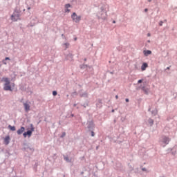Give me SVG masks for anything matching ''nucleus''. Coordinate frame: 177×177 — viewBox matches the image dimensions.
Masks as SVG:
<instances>
[{
    "mask_svg": "<svg viewBox=\"0 0 177 177\" xmlns=\"http://www.w3.org/2000/svg\"><path fill=\"white\" fill-rule=\"evenodd\" d=\"M2 81L5 82L3 89L4 91H10L12 92L13 91V88H15V84L12 83L10 84V80L8 77H3Z\"/></svg>",
    "mask_w": 177,
    "mask_h": 177,
    "instance_id": "f257e3e1",
    "label": "nucleus"
},
{
    "mask_svg": "<svg viewBox=\"0 0 177 177\" xmlns=\"http://www.w3.org/2000/svg\"><path fill=\"white\" fill-rule=\"evenodd\" d=\"M71 19L74 23H80V21H81V16L77 15L75 12L72 14Z\"/></svg>",
    "mask_w": 177,
    "mask_h": 177,
    "instance_id": "f03ea898",
    "label": "nucleus"
},
{
    "mask_svg": "<svg viewBox=\"0 0 177 177\" xmlns=\"http://www.w3.org/2000/svg\"><path fill=\"white\" fill-rule=\"evenodd\" d=\"M30 104H31V102H26L24 103V106L26 113H28V111H30V108L31 107Z\"/></svg>",
    "mask_w": 177,
    "mask_h": 177,
    "instance_id": "7ed1b4c3",
    "label": "nucleus"
},
{
    "mask_svg": "<svg viewBox=\"0 0 177 177\" xmlns=\"http://www.w3.org/2000/svg\"><path fill=\"white\" fill-rule=\"evenodd\" d=\"M161 142L162 143H164L165 146H166V145H168V143H169V138L167 136H162L161 138Z\"/></svg>",
    "mask_w": 177,
    "mask_h": 177,
    "instance_id": "20e7f679",
    "label": "nucleus"
},
{
    "mask_svg": "<svg viewBox=\"0 0 177 177\" xmlns=\"http://www.w3.org/2000/svg\"><path fill=\"white\" fill-rule=\"evenodd\" d=\"M32 131H34V129H32V130H29L26 132H24V137L27 138V136H28V138H30L31 135H32Z\"/></svg>",
    "mask_w": 177,
    "mask_h": 177,
    "instance_id": "39448f33",
    "label": "nucleus"
},
{
    "mask_svg": "<svg viewBox=\"0 0 177 177\" xmlns=\"http://www.w3.org/2000/svg\"><path fill=\"white\" fill-rule=\"evenodd\" d=\"M10 142V137L9 136H7L4 138V144L8 146L9 143Z\"/></svg>",
    "mask_w": 177,
    "mask_h": 177,
    "instance_id": "423d86ee",
    "label": "nucleus"
},
{
    "mask_svg": "<svg viewBox=\"0 0 177 177\" xmlns=\"http://www.w3.org/2000/svg\"><path fill=\"white\" fill-rule=\"evenodd\" d=\"M24 131H26V128H24V127H21L19 129L17 130V133L18 135H21V133H23Z\"/></svg>",
    "mask_w": 177,
    "mask_h": 177,
    "instance_id": "0eeeda50",
    "label": "nucleus"
},
{
    "mask_svg": "<svg viewBox=\"0 0 177 177\" xmlns=\"http://www.w3.org/2000/svg\"><path fill=\"white\" fill-rule=\"evenodd\" d=\"M11 20H12V21H17V20H19V15L13 14L11 17Z\"/></svg>",
    "mask_w": 177,
    "mask_h": 177,
    "instance_id": "6e6552de",
    "label": "nucleus"
},
{
    "mask_svg": "<svg viewBox=\"0 0 177 177\" xmlns=\"http://www.w3.org/2000/svg\"><path fill=\"white\" fill-rule=\"evenodd\" d=\"M147 67H149V64H147V63H146V62L143 63L141 66L142 71H145V70H146V68H147Z\"/></svg>",
    "mask_w": 177,
    "mask_h": 177,
    "instance_id": "1a4fd4ad",
    "label": "nucleus"
},
{
    "mask_svg": "<svg viewBox=\"0 0 177 177\" xmlns=\"http://www.w3.org/2000/svg\"><path fill=\"white\" fill-rule=\"evenodd\" d=\"M145 56H149V55H151V50H147L143 51Z\"/></svg>",
    "mask_w": 177,
    "mask_h": 177,
    "instance_id": "9d476101",
    "label": "nucleus"
},
{
    "mask_svg": "<svg viewBox=\"0 0 177 177\" xmlns=\"http://www.w3.org/2000/svg\"><path fill=\"white\" fill-rule=\"evenodd\" d=\"M8 128L10 131H16V127L15 126L8 125Z\"/></svg>",
    "mask_w": 177,
    "mask_h": 177,
    "instance_id": "9b49d317",
    "label": "nucleus"
},
{
    "mask_svg": "<svg viewBox=\"0 0 177 177\" xmlns=\"http://www.w3.org/2000/svg\"><path fill=\"white\" fill-rule=\"evenodd\" d=\"M6 60H10V58H9V57H6L5 58V59H3V61H2V62H3V64H8L7 63H6Z\"/></svg>",
    "mask_w": 177,
    "mask_h": 177,
    "instance_id": "f8f14e48",
    "label": "nucleus"
},
{
    "mask_svg": "<svg viewBox=\"0 0 177 177\" xmlns=\"http://www.w3.org/2000/svg\"><path fill=\"white\" fill-rule=\"evenodd\" d=\"M148 122L150 125H153V124H154V120L152 119H149Z\"/></svg>",
    "mask_w": 177,
    "mask_h": 177,
    "instance_id": "ddd939ff",
    "label": "nucleus"
},
{
    "mask_svg": "<svg viewBox=\"0 0 177 177\" xmlns=\"http://www.w3.org/2000/svg\"><path fill=\"white\" fill-rule=\"evenodd\" d=\"M104 15H105V16L102 17V19L103 20H106V19H107V12H104Z\"/></svg>",
    "mask_w": 177,
    "mask_h": 177,
    "instance_id": "4468645a",
    "label": "nucleus"
},
{
    "mask_svg": "<svg viewBox=\"0 0 177 177\" xmlns=\"http://www.w3.org/2000/svg\"><path fill=\"white\" fill-rule=\"evenodd\" d=\"M65 8L66 9H68V8H71V5H70V3L66 4Z\"/></svg>",
    "mask_w": 177,
    "mask_h": 177,
    "instance_id": "2eb2a0df",
    "label": "nucleus"
},
{
    "mask_svg": "<svg viewBox=\"0 0 177 177\" xmlns=\"http://www.w3.org/2000/svg\"><path fill=\"white\" fill-rule=\"evenodd\" d=\"M64 160H65V161H67L68 162L70 161V160L68 159V157H67V156L64 157Z\"/></svg>",
    "mask_w": 177,
    "mask_h": 177,
    "instance_id": "dca6fc26",
    "label": "nucleus"
},
{
    "mask_svg": "<svg viewBox=\"0 0 177 177\" xmlns=\"http://www.w3.org/2000/svg\"><path fill=\"white\" fill-rule=\"evenodd\" d=\"M53 96H56V95H57V91H53Z\"/></svg>",
    "mask_w": 177,
    "mask_h": 177,
    "instance_id": "f3484780",
    "label": "nucleus"
},
{
    "mask_svg": "<svg viewBox=\"0 0 177 177\" xmlns=\"http://www.w3.org/2000/svg\"><path fill=\"white\" fill-rule=\"evenodd\" d=\"M65 12H66L67 13L70 12V9L66 8V9L65 10Z\"/></svg>",
    "mask_w": 177,
    "mask_h": 177,
    "instance_id": "a211bd4d",
    "label": "nucleus"
},
{
    "mask_svg": "<svg viewBox=\"0 0 177 177\" xmlns=\"http://www.w3.org/2000/svg\"><path fill=\"white\" fill-rule=\"evenodd\" d=\"M142 82H143V80H138V84H142Z\"/></svg>",
    "mask_w": 177,
    "mask_h": 177,
    "instance_id": "6ab92c4d",
    "label": "nucleus"
},
{
    "mask_svg": "<svg viewBox=\"0 0 177 177\" xmlns=\"http://www.w3.org/2000/svg\"><path fill=\"white\" fill-rule=\"evenodd\" d=\"M64 136H66V133H63L62 135L61 136V138H64Z\"/></svg>",
    "mask_w": 177,
    "mask_h": 177,
    "instance_id": "aec40b11",
    "label": "nucleus"
},
{
    "mask_svg": "<svg viewBox=\"0 0 177 177\" xmlns=\"http://www.w3.org/2000/svg\"><path fill=\"white\" fill-rule=\"evenodd\" d=\"M91 136H95V132L93 131L91 132Z\"/></svg>",
    "mask_w": 177,
    "mask_h": 177,
    "instance_id": "412c9836",
    "label": "nucleus"
},
{
    "mask_svg": "<svg viewBox=\"0 0 177 177\" xmlns=\"http://www.w3.org/2000/svg\"><path fill=\"white\" fill-rule=\"evenodd\" d=\"M126 102L128 103V102H129V99H128V98H126Z\"/></svg>",
    "mask_w": 177,
    "mask_h": 177,
    "instance_id": "4be33fe9",
    "label": "nucleus"
},
{
    "mask_svg": "<svg viewBox=\"0 0 177 177\" xmlns=\"http://www.w3.org/2000/svg\"><path fill=\"white\" fill-rule=\"evenodd\" d=\"M142 171H146V168H142Z\"/></svg>",
    "mask_w": 177,
    "mask_h": 177,
    "instance_id": "5701e85b",
    "label": "nucleus"
},
{
    "mask_svg": "<svg viewBox=\"0 0 177 177\" xmlns=\"http://www.w3.org/2000/svg\"><path fill=\"white\" fill-rule=\"evenodd\" d=\"M147 10H148L147 8L145 9V12H147Z\"/></svg>",
    "mask_w": 177,
    "mask_h": 177,
    "instance_id": "b1692460",
    "label": "nucleus"
},
{
    "mask_svg": "<svg viewBox=\"0 0 177 177\" xmlns=\"http://www.w3.org/2000/svg\"><path fill=\"white\" fill-rule=\"evenodd\" d=\"M115 99H118V95H115Z\"/></svg>",
    "mask_w": 177,
    "mask_h": 177,
    "instance_id": "393cba45",
    "label": "nucleus"
},
{
    "mask_svg": "<svg viewBox=\"0 0 177 177\" xmlns=\"http://www.w3.org/2000/svg\"><path fill=\"white\" fill-rule=\"evenodd\" d=\"M147 36H148V37H150V33H148Z\"/></svg>",
    "mask_w": 177,
    "mask_h": 177,
    "instance_id": "a878e982",
    "label": "nucleus"
},
{
    "mask_svg": "<svg viewBox=\"0 0 177 177\" xmlns=\"http://www.w3.org/2000/svg\"><path fill=\"white\" fill-rule=\"evenodd\" d=\"M169 68H170L169 67H167V70H169Z\"/></svg>",
    "mask_w": 177,
    "mask_h": 177,
    "instance_id": "bb28decb",
    "label": "nucleus"
},
{
    "mask_svg": "<svg viewBox=\"0 0 177 177\" xmlns=\"http://www.w3.org/2000/svg\"><path fill=\"white\" fill-rule=\"evenodd\" d=\"M149 2H151V0H148Z\"/></svg>",
    "mask_w": 177,
    "mask_h": 177,
    "instance_id": "cd10ccee",
    "label": "nucleus"
},
{
    "mask_svg": "<svg viewBox=\"0 0 177 177\" xmlns=\"http://www.w3.org/2000/svg\"><path fill=\"white\" fill-rule=\"evenodd\" d=\"M112 113H114V109L112 110Z\"/></svg>",
    "mask_w": 177,
    "mask_h": 177,
    "instance_id": "c85d7f7f",
    "label": "nucleus"
},
{
    "mask_svg": "<svg viewBox=\"0 0 177 177\" xmlns=\"http://www.w3.org/2000/svg\"><path fill=\"white\" fill-rule=\"evenodd\" d=\"M75 41H77V38L75 39Z\"/></svg>",
    "mask_w": 177,
    "mask_h": 177,
    "instance_id": "c756f323",
    "label": "nucleus"
},
{
    "mask_svg": "<svg viewBox=\"0 0 177 177\" xmlns=\"http://www.w3.org/2000/svg\"><path fill=\"white\" fill-rule=\"evenodd\" d=\"M113 23H115V21H113Z\"/></svg>",
    "mask_w": 177,
    "mask_h": 177,
    "instance_id": "7c9ffc66",
    "label": "nucleus"
}]
</instances>
